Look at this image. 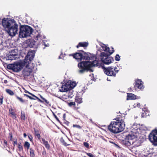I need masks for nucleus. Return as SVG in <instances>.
Wrapping results in <instances>:
<instances>
[{"instance_id": "nucleus-41", "label": "nucleus", "mask_w": 157, "mask_h": 157, "mask_svg": "<svg viewBox=\"0 0 157 157\" xmlns=\"http://www.w3.org/2000/svg\"><path fill=\"white\" fill-rule=\"evenodd\" d=\"M73 127H75L78 129H81L82 128V127L79 125L77 124H73Z\"/></svg>"}, {"instance_id": "nucleus-59", "label": "nucleus", "mask_w": 157, "mask_h": 157, "mask_svg": "<svg viewBox=\"0 0 157 157\" xmlns=\"http://www.w3.org/2000/svg\"><path fill=\"white\" fill-rule=\"evenodd\" d=\"M107 80L108 81H110V80H109V79H108V78H107Z\"/></svg>"}, {"instance_id": "nucleus-49", "label": "nucleus", "mask_w": 157, "mask_h": 157, "mask_svg": "<svg viewBox=\"0 0 157 157\" xmlns=\"http://www.w3.org/2000/svg\"><path fill=\"white\" fill-rule=\"evenodd\" d=\"M41 37V36H40V35L38 33V35L36 36V38L35 39H37V40L38 39V38Z\"/></svg>"}, {"instance_id": "nucleus-14", "label": "nucleus", "mask_w": 157, "mask_h": 157, "mask_svg": "<svg viewBox=\"0 0 157 157\" xmlns=\"http://www.w3.org/2000/svg\"><path fill=\"white\" fill-rule=\"evenodd\" d=\"M135 84L134 87L136 90L137 89L143 90L144 88L143 82L140 80L138 79L136 80Z\"/></svg>"}, {"instance_id": "nucleus-48", "label": "nucleus", "mask_w": 157, "mask_h": 157, "mask_svg": "<svg viewBox=\"0 0 157 157\" xmlns=\"http://www.w3.org/2000/svg\"><path fill=\"white\" fill-rule=\"evenodd\" d=\"M109 142L111 143H112V144H114L116 146H118V145L116 143H115L114 142H113V140H109Z\"/></svg>"}, {"instance_id": "nucleus-36", "label": "nucleus", "mask_w": 157, "mask_h": 157, "mask_svg": "<svg viewBox=\"0 0 157 157\" xmlns=\"http://www.w3.org/2000/svg\"><path fill=\"white\" fill-rule=\"evenodd\" d=\"M83 145L87 149H89V144L86 142H83Z\"/></svg>"}, {"instance_id": "nucleus-46", "label": "nucleus", "mask_w": 157, "mask_h": 157, "mask_svg": "<svg viewBox=\"0 0 157 157\" xmlns=\"http://www.w3.org/2000/svg\"><path fill=\"white\" fill-rule=\"evenodd\" d=\"M3 97H1V98H0V105H1L2 104L3 101Z\"/></svg>"}, {"instance_id": "nucleus-57", "label": "nucleus", "mask_w": 157, "mask_h": 157, "mask_svg": "<svg viewBox=\"0 0 157 157\" xmlns=\"http://www.w3.org/2000/svg\"><path fill=\"white\" fill-rule=\"evenodd\" d=\"M25 93H28V94H29V93H30V92H29V91H27V90H26L25 91Z\"/></svg>"}, {"instance_id": "nucleus-17", "label": "nucleus", "mask_w": 157, "mask_h": 157, "mask_svg": "<svg viewBox=\"0 0 157 157\" xmlns=\"http://www.w3.org/2000/svg\"><path fill=\"white\" fill-rule=\"evenodd\" d=\"M32 72V69L29 68H26L23 71L22 74L24 77H26L30 75Z\"/></svg>"}, {"instance_id": "nucleus-56", "label": "nucleus", "mask_w": 157, "mask_h": 157, "mask_svg": "<svg viewBox=\"0 0 157 157\" xmlns=\"http://www.w3.org/2000/svg\"><path fill=\"white\" fill-rule=\"evenodd\" d=\"M4 82L5 83H6L7 82V81L6 80H4Z\"/></svg>"}, {"instance_id": "nucleus-16", "label": "nucleus", "mask_w": 157, "mask_h": 157, "mask_svg": "<svg viewBox=\"0 0 157 157\" xmlns=\"http://www.w3.org/2000/svg\"><path fill=\"white\" fill-rule=\"evenodd\" d=\"M29 94L31 95L32 96H31L26 94H24V95L27 97L29 98L31 100H35L37 99L39 101H41V99L34 94L31 93H29Z\"/></svg>"}, {"instance_id": "nucleus-18", "label": "nucleus", "mask_w": 157, "mask_h": 157, "mask_svg": "<svg viewBox=\"0 0 157 157\" xmlns=\"http://www.w3.org/2000/svg\"><path fill=\"white\" fill-rule=\"evenodd\" d=\"M125 115L124 114H120L117 116V117L115 119L117 120H119L120 122L124 123V120L125 118Z\"/></svg>"}, {"instance_id": "nucleus-22", "label": "nucleus", "mask_w": 157, "mask_h": 157, "mask_svg": "<svg viewBox=\"0 0 157 157\" xmlns=\"http://www.w3.org/2000/svg\"><path fill=\"white\" fill-rule=\"evenodd\" d=\"M136 98V96L134 94L130 93H127V99L128 100L135 99Z\"/></svg>"}, {"instance_id": "nucleus-25", "label": "nucleus", "mask_w": 157, "mask_h": 157, "mask_svg": "<svg viewBox=\"0 0 157 157\" xmlns=\"http://www.w3.org/2000/svg\"><path fill=\"white\" fill-rule=\"evenodd\" d=\"M29 152L31 157H35L36 154L35 153V151L33 148H30Z\"/></svg>"}, {"instance_id": "nucleus-52", "label": "nucleus", "mask_w": 157, "mask_h": 157, "mask_svg": "<svg viewBox=\"0 0 157 157\" xmlns=\"http://www.w3.org/2000/svg\"><path fill=\"white\" fill-rule=\"evenodd\" d=\"M14 94L13 92L10 90V95H13Z\"/></svg>"}, {"instance_id": "nucleus-37", "label": "nucleus", "mask_w": 157, "mask_h": 157, "mask_svg": "<svg viewBox=\"0 0 157 157\" xmlns=\"http://www.w3.org/2000/svg\"><path fill=\"white\" fill-rule=\"evenodd\" d=\"M60 141L63 144L64 146H67L69 145V144H67L66 143V142L63 139H61L60 140Z\"/></svg>"}, {"instance_id": "nucleus-13", "label": "nucleus", "mask_w": 157, "mask_h": 157, "mask_svg": "<svg viewBox=\"0 0 157 157\" xmlns=\"http://www.w3.org/2000/svg\"><path fill=\"white\" fill-rule=\"evenodd\" d=\"M10 60H16L19 58L18 51L17 48L10 50Z\"/></svg>"}, {"instance_id": "nucleus-5", "label": "nucleus", "mask_w": 157, "mask_h": 157, "mask_svg": "<svg viewBox=\"0 0 157 157\" xmlns=\"http://www.w3.org/2000/svg\"><path fill=\"white\" fill-rule=\"evenodd\" d=\"M137 135L129 134L126 136L125 138V141H124L123 143L126 146H129L133 144L137 141Z\"/></svg>"}, {"instance_id": "nucleus-15", "label": "nucleus", "mask_w": 157, "mask_h": 157, "mask_svg": "<svg viewBox=\"0 0 157 157\" xmlns=\"http://www.w3.org/2000/svg\"><path fill=\"white\" fill-rule=\"evenodd\" d=\"M35 53V51L34 50H29L25 57V59L29 60L30 61H32L34 57Z\"/></svg>"}, {"instance_id": "nucleus-6", "label": "nucleus", "mask_w": 157, "mask_h": 157, "mask_svg": "<svg viewBox=\"0 0 157 157\" xmlns=\"http://www.w3.org/2000/svg\"><path fill=\"white\" fill-rule=\"evenodd\" d=\"M103 69L105 74L109 76L115 77L116 74L119 71V70H117V68L116 67L114 68L112 67H104Z\"/></svg>"}, {"instance_id": "nucleus-7", "label": "nucleus", "mask_w": 157, "mask_h": 157, "mask_svg": "<svg viewBox=\"0 0 157 157\" xmlns=\"http://www.w3.org/2000/svg\"><path fill=\"white\" fill-rule=\"evenodd\" d=\"M25 62H16L13 64H10V69L16 72L20 71L25 66Z\"/></svg>"}, {"instance_id": "nucleus-8", "label": "nucleus", "mask_w": 157, "mask_h": 157, "mask_svg": "<svg viewBox=\"0 0 157 157\" xmlns=\"http://www.w3.org/2000/svg\"><path fill=\"white\" fill-rule=\"evenodd\" d=\"M33 130L34 132L35 136L37 138L38 140L41 142V140L42 141V144L44 145L45 147L47 149H49L50 148V144L48 143V141H46L43 138H41V136L40 135V132L39 131L38 129H36L35 128H33Z\"/></svg>"}, {"instance_id": "nucleus-45", "label": "nucleus", "mask_w": 157, "mask_h": 157, "mask_svg": "<svg viewBox=\"0 0 157 157\" xmlns=\"http://www.w3.org/2000/svg\"><path fill=\"white\" fill-rule=\"evenodd\" d=\"M13 142V144L14 146H15V145H17V139H14Z\"/></svg>"}, {"instance_id": "nucleus-24", "label": "nucleus", "mask_w": 157, "mask_h": 157, "mask_svg": "<svg viewBox=\"0 0 157 157\" xmlns=\"http://www.w3.org/2000/svg\"><path fill=\"white\" fill-rule=\"evenodd\" d=\"M40 97L42 99V100H41V101H40V102L44 103L46 105H50L49 101L48 99L44 98L41 95H40Z\"/></svg>"}, {"instance_id": "nucleus-39", "label": "nucleus", "mask_w": 157, "mask_h": 157, "mask_svg": "<svg viewBox=\"0 0 157 157\" xmlns=\"http://www.w3.org/2000/svg\"><path fill=\"white\" fill-rule=\"evenodd\" d=\"M28 137L30 141L33 142V137L30 134H28Z\"/></svg>"}, {"instance_id": "nucleus-20", "label": "nucleus", "mask_w": 157, "mask_h": 157, "mask_svg": "<svg viewBox=\"0 0 157 157\" xmlns=\"http://www.w3.org/2000/svg\"><path fill=\"white\" fill-rule=\"evenodd\" d=\"M35 41L33 40H28L27 42V47L30 48L33 47L35 44Z\"/></svg>"}, {"instance_id": "nucleus-23", "label": "nucleus", "mask_w": 157, "mask_h": 157, "mask_svg": "<svg viewBox=\"0 0 157 157\" xmlns=\"http://www.w3.org/2000/svg\"><path fill=\"white\" fill-rule=\"evenodd\" d=\"M75 101L77 103L78 105V104L82 102V98L79 96H76L75 99Z\"/></svg>"}, {"instance_id": "nucleus-11", "label": "nucleus", "mask_w": 157, "mask_h": 157, "mask_svg": "<svg viewBox=\"0 0 157 157\" xmlns=\"http://www.w3.org/2000/svg\"><path fill=\"white\" fill-rule=\"evenodd\" d=\"M148 139L153 144L157 146V129L151 131L149 135Z\"/></svg>"}, {"instance_id": "nucleus-28", "label": "nucleus", "mask_w": 157, "mask_h": 157, "mask_svg": "<svg viewBox=\"0 0 157 157\" xmlns=\"http://www.w3.org/2000/svg\"><path fill=\"white\" fill-rule=\"evenodd\" d=\"M24 146V147L26 148L27 149H30V144L27 141L25 142Z\"/></svg>"}, {"instance_id": "nucleus-44", "label": "nucleus", "mask_w": 157, "mask_h": 157, "mask_svg": "<svg viewBox=\"0 0 157 157\" xmlns=\"http://www.w3.org/2000/svg\"><path fill=\"white\" fill-rule=\"evenodd\" d=\"M9 54H8L7 56H6V57L5 58V59H6V60H9L10 59V57H9Z\"/></svg>"}, {"instance_id": "nucleus-38", "label": "nucleus", "mask_w": 157, "mask_h": 157, "mask_svg": "<svg viewBox=\"0 0 157 157\" xmlns=\"http://www.w3.org/2000/svg\"><path fill=\"white\" fill-rule=\"evenodd\" d=\"M68 105L70 106H75V102H70L68 103Z\"/></svg>"}, {"instance_id": "nucleus-42", "label": "nucleus", "mask_w": 157, "mask_h": 157, "mask_svg": "<svg viewBox=\"0 0 157 157\" xmlns=\"http://www.w3.org/2000/svg\"><path fill=\"white\" fill-rule=\"evenodd\" d=\"M86 154L90 157H94V156L91 153L86 152Z\"/></svg>"}, {"instance_id": "nucleus-33", "label": "nucleus", "mask_w": 157, "mask_h": 157, "mask_svg": "<svg viewBox=\"0 0 157 157\" xmlns=\"http://www.w3.org/2000/svg\"><path fill=\"white\" fill-rule=\"evenodd\" d=\"M65 84L66 86V88H68V90H71V86L70 84V82H67L65 83Z\"/></svg>"}, {"instance_id": "nucleus-58", "label": "nucleus", "mask_w": 157, "mask_h": 157, "mask_svg": "<svg viewBox=\"0 0 157 157\" xmlns=\"http://www.w3.org/2000/svg\"><path fill=\"white\" fill-rule=\"evenodd\" d=\"M4 143L6 145L7 144V142L6 141H4Z\"/></svg>"}, {"instance_id": "nucleus-21", "label": "nucleus", "mask_w": 157, "mask_h": 157, "mask_svg": "<svg viewBox=\"0 0 157 157\" xmlns=\"http://www.w3.org/2000/svg\"><path fill=\"white\" fill-rule=\"evenodd\" d=\"M89 44L87 42H79L76 46L77 48H78L79 47H86Z\"/></svg>"}, {"instance_id": "nucleus-1", "label": "nucleus", "mask_w": 157, "mask_h": 157, "mask_svg": "<svg viewBox=\"0 0 157 157\" xmlns=\"http://www.w3.org/2000/svg\"><path fill=\"white\" fill-rule=\"evenodd\" d=\"M98 66L99 63L96 60H94L92 62L89 61L81 62L78 64V67L79 69L78 72L81 74L84 73L86 71L89 70L92 72L93 71L90 69L91 68Z\"/></svg>"}, {"instance_id": "nucleus-31", "label": "nucleus", "mask_w": 157, "mask_h": 157, "mask_svg": "<svg viewBox=\"0 0 157 157\" xmlns=\"http://www.w3.org/2000/svg\"><path fill=\"white\" fill-rule=\"evenodd\" d=\"M70 84L71 86V89L75 87L76 85V82H70Z\"/></svg>"}, {"instance_id": "nucleus-27", "label": "nucleus", "mask_w": 157, "mask_h": 157, "mask_svg": "<svg viewBox=\"0 0 157 157\" xmlns=\"http://www.w3.org/2000/svg\"><path fill=\"white\" fill-rule=\"evenodd\" d=\"M114 52L113 48L112 47L111 48H109V50L108 51L107 53H105L107 54V55L109 56H110L111 54L113 53Z\"/></svg>"}, {"instance_id": "nucleus-30", "label": "nucleus", "mask_w": 157, "mask_h": 157, "mask_svg": "<svg viewBox=\"0 0 157 157\" xmlns=\"http://www.w3.org/2000/svg\"><path fill=\"white\" fill-rule=\"evenodd\" d=\"M21 119L22 120L24 121L25 119V114L24 112H21Z\"/></svg>"}, {"instance_id": "nucleus-19", "label": "nucleus", "mask_w": 157, "mask_h": 157, "mask_svg": "<svg viewBox=\"0 0 157 157\" xmlns=\"http://www.w3.org/2000/svg\"><path fill=\"white\" fill-rule=\"evenodd\" d=\"M16 113L17 111L16 109H10V117L13 119L16 120L17 118Z\"/></svg>"}, {"instance_id": "nucleus-53", "label": "nucleus", "mask_w": 157, "mask_h": 157, "mask_svg": "<svg viewBox=\"0 0 157 157\" xmlns=\"http://www.w3.org/2000/svg\"><path fill=\"white\" fill-rule=\"evenodd\" d=\"M42 155H44L45 154H46V151H44L43 152H42Z\"/></svg>"}, {"instance_id": "nucleus-3", "label": "nucleus", "mask_w": 157, "mask_h": 157, "mask_svg": "<svg viewBox=\"0 0 157 157\" xmlns=\"http://www.w3.org/2000/svg\"><path fill=\"white\" fill-rule=\"evenodd\" d=\"M78 52L69 54L70 56H73V57L78 60V61H80L82 59L88 60L90 59V57L88 53L84 52L83 50H79Z\"/></svg>"}, {"instance_id": "nucleus-32", "label": "nucleus", "mask_w": 157, "mask_h": 157, "mask_svg": "<svg viewBox=\"0 0 157 157\" xmlns=\"http://www.w3.org/2000/svg\"><path fill=\"white\" fill-rule=\"evenodd\" d=\"M18 148L19 151H22L23 150V148L22 145L21 144V143L18 144Z\"/></svg>"}, {"instance_id": "nucleus-35", "label": "nucleus", "mask_w": 157, "mask_h": 157, "mask_svg": "<svg viewBox=\"0 0 157 157\" xmlns=\"http://www.w3.org/2000/svg\"><path fill=\"white\" fill-rule=\"evenodd\" d=\"M73 96L74 95L72 92H69L67 95V96L68 98H72Z\"/></svg>"}, {"instance_id": "nucleus-26", "label": "nucleus", "mask_w": 157, "mask_h": 157, "mask_svg": "<svg viewBox=\"0 0 157 157\" xmlns=\"http://www.w3.org/2000/svg\"><path fill=\"white\" fill-rule=\"evenodd\" d=\"M60 91L61 92H67L68 91V88H66L65 84L62 85V86L61 87L60 89Z\"/></svg>"}, {"instance_id": "nucleus-40", "label": "nucleus", "mask_w": 157, "mask_h": 157, "mask_svg": "<svg viewBox=\"0 0 157 157\" xmlns=\"http://www.w3.org/2000/svg\"><path fill=\"white\" fill-rule=\"evenodd\" d=\"M115 59V60L117 61H119L120 60V57L118 54L116 55Z\"/></svg>"}, {"instance_id": "nucleus-43", "label": "nucleus", "mask_w": 157, "mask_h": 157, "mask_svg": "<svg viewBox=\"0 0 157 157\" xmlns=\"http://www.w3.org/2000/svg\"><path fill=\"white\" fill-rule=\"evenodd\" d=\"M66 115L65 113H64L63 114V116L61 117V118L64 121H65V118H66Z\"/></svg>"}, {"instance_id": "nucleus-12", "label": "nucleus", "mask_w": 157, "mask_h": 157, "mask_svg": "<svg viewBox=\"0 0 157 157\" xmlns=\"http://www.w3.org/2000/svg\"><path fill=\"white\" fill-rule=\"evenodd\" d=\"M10 19L9 18H4L3 19L2 24L5 31L10 36Z\"/></svg>"}, {"instance_id": "nucleus-51", "label": "nucleus", "mask_w": 157, "mask_h": 157, "mask_svg": "<svg viewBox=\"0 0 157 157\" xmlns=\"http://www.w3.org/2000/svg\"><path fill=\"white\" fill-rule=\"evenodd\" d=\"M6 91L7 93L10 94V90L9 89H6Z\"/></svg>"}, {"instance_id": "nucleus-2", "label": "nucleus", "mask_w": 157, "mask_h": 157, "mask_svg": "<svg viewBox=\"0 0 157 157\" xmlns=\"http://www.w3.org/2000/svg\"><path fill=\"white\" fill-rule=\"evenodd\" d=\"M125 124L119 120L114 119L108 126V130L111 132L117 133L122 131L124 129Z\"/></svg>"}, {"instance_id": "nucleus-60", "label": "nucleus", "mask_w": 157, "mask_h": 157, "mask_svg": "<svg viewBox=\"0 0 157 157\" xmlns=\"http://www.w3.org/2000/svg\"><path fill=\"white\" fill-rule=\"evenodd\" d=\"M130 90H132V89H131V88H130Z\"/></svg>"}, {"instance_id": "nucleus-47", "label": "nucleus", "mask_w": 157, "mask_h": 157, "mask_svg": "<svg viewBox=\"0 0 157 157\" xmlns=\"http://www.w3.org/2000/svg\"><path fill=\"white\" fill-rule=\"evenodd\" d=\"M53 115L54 117L56 119V120H57V121H59V120L58 118L57 117L56 115L54 113H53Z\"/></svg>"}, {"instance_id": "nucleus-29", "label": "nucleus", "mask_w": 157, "mask_h": 157, "mask_svg": "<svg viewBox=\"0 0 157 157\" xmlns=\"http://www.w3.org/2000/svg\"><path fill=\"white\" fill-rule=\"evenodd\" d=\"M102 47L104 51L106 52V53H107L108 51L109 50V48L106 46L104 44Z\"/></svg>"}, {"instance_id": "nucleus-9", "label": "nucleus", "mask_w": 157, "mask_h": 157, "mask_svg": "<svg viewBox=\"0 0 157 157\" xmlns=\"http://www.w3.org/2000/svg\"><path fill=\"white\" fill-rule=\"evenodd\" d=\"M18 25L13 19H10V36H14L17 33Z\"/></svg>"}, {"instance_id": "nucleus-54", "label": "nucleus", "mask_w": 157, "mask_h": 157, "mask_svg": "<svg viewBox=\"0 0 157 157\" xmlns=\"http://www.w3.org/2000/svg\"><path fill=\"white\" fill-rule=\"evenodd\" d=\"M23 136H24V137L25 138H26V136H27V134L25 133H24L23 134Z\"/></svg>"}, {"instance_id": "nucleus-4", "label": "nucleus", "mask_w": 157, "mask_h": 157, "mask_svg": "<svg viewBox=\"0 0 157 157\" xmlns=\"http://www.w3.org/2000/svg\"><path fill=\"white\" fill-rule=\"evenodd\" d=\"M33 31L32 28L28 25H21L19 32V36L22 37L29 36Z\"/></svg>"}, {"instance_id": "nucleus-34", "label": "nucleus", "mask_w": 157, "mask_h": 157, "mask_svg": "<svg viewBox=\"0 0 157 157\" xmlns=\"http://www.w3.org/2000/svg\"><path fill=\"white\" fill-rule=\"evenodd\" d=\"M17 99L21 103H24L25 102V101L23 100L22 98H20L18 96H16Z\"/></svg>"}, {"instance_id": "nucleus-55", "label": "nucleus", "mask_w": 157, "mask_h": 157, "mask_svg": "<svg viewBox=\"0 0 157 157\" xmlns=\"http://www.w3.org/2000/svg\"><path fill=\"white\" fill-rule=\"evenodd\" d=\"M12 138V134L11 133H10V140Z\"/></svg>"}, {"instance_id": "nucleus-10", "label": "nucleus", "mask_w": 157, "mask_h": 157, "mask_svg": "<svg viewBox=\"0 0 157 157\" xmlns=\"http://www.w3.org/2000/svg\"><path fill=\"white\" fill-rule=\"evenodd\" d=\"M101 57V60L104 64H109L112 63L114 61L113 58L110 57L105 52H101L100 55Z\"/></svg>"}, {"instance_id": "nucleus-50", "label": "nucleus", "mask_w": 157, "mask_h": 157, "mask_svg": "<svg viewBox=\"0 0 157 157\" xmlns=\"http://www.w3.org/2000/svg\"><path fill=\"white\" fill-rule=\"evenodd\" d=\"M6 66H7V68L8 71H9V70H10V64H8V65L6 64Z\"/></svg>"}]
</instances>
